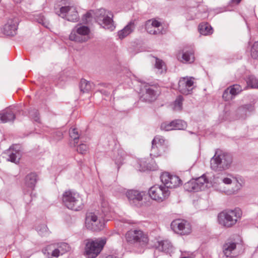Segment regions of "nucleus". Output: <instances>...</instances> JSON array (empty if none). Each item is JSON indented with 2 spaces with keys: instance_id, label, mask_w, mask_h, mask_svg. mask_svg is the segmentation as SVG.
Segmentation results:
<instances>
[{
  "instance_id": "nucleus-1",
  "label": "nucleus",
  "mask_w": 258,
  "mask_h": 258,
  "mask_svg": "<svg viewBox=\"0 0 258 258\" xmlns=\"http://www.w3.org/2000/svg\"><path fill=\"white\" fill-rule=\"evenodd\" d=\"M101 208L103 215L92 212L87 214L85 225L88 229L99 231L104 229L105 221L108 220L107 217L111 211V208L106 201L102 202Z\"/></svg>"
},
{
  "instance_id": "nucleus-2",
  "label": "nucleus",
  "mask_w": 258,
  "mask_h": 258,
  "mask_svg": "<svg viewBox=\"0 0 258 258\" xmlns=\"http://www.w3.org/2000/svg\"><path fill=\"white\" fill-rule=\"evenodd\" d=\"M232 161V156L230 154L217 149L214 156L211 159L210 167L215 171H222L231 167Z\"/></svg>"
},
{
  "instance_id": "nucleus-3",
  "label": "nucleus",
  "mask_w": 258,
  "mask_h": 258,
  "mask_svg": "<svg viewBox=\"0 0 258 258\" xmlns=\"http://www.w3.org/2000/svg\"><path fill=\"white\" fill-rule=\"evenodd\" d=\"M62 201L64 206L69 209L79 211L83 208V199L77 192L71 190L66 191L62 195Z\"/></svg>"
},
{
  "instance_id": "nucleus-4",
  "label": "nucleus",
  "mask_w": 258,
  "mask_h": 258,
  "mask_svg": "<svg viewBox=\"0 0 258 258\" xmlns=\"http://www.w3.org/2000/svg\"><path fill=\"white\" fill-rule=\"evenodd\" d=\"M242 212L237 208L233 210H228L221 212L218 216V221L222 226L229 228L234 225L238 219L241 218Z\"/></svg>"
},
{
  "instance_id": "nucleus-5",
  "label": "nucleus",
  "mask_w": 258,
  "mask_h": 258,
  "mask_svg": "<svg viewBox=\"0 0 258 258\" xmlns=\"http://www.w3.org/2000/svg\"><path fill=\"white\" fill-rule=\"evenodd\" d=\"M112 18V13L104 9H100L95 12L97 23L103 28L110 31H113L115 27Z\"/></svg>"
},
{
  "instance_id": "nucleus-6",
  "label": "nucleus",
  "mask_w": 258,
  "mask_h": 258,
  "mask_svg": "<svg viewBox=\"0 0 258 258\" xmlns=\"http://www.w3.org/2000/svg\"><path fill=\"white\" fill-rule=\"evenodd\" d=\"M106 242V239L102 238L95 240H88L85 247V252L88 258H95L100 253Z\"/></svg>"
},
{
  "instance_id": "nucleus-7",
  "label": "nucleus",
  "mask_w": 258,
  "mask_h": 258,
  "mask_svg": "<svg viewBox=\"0 0 258 258\" xmlns=\"http://www.w3.org/2000/svg\"><path fill=\"white\" fill-rule=\"evenodd\" d=\"M126 241L132 244L137 246H144L149 241L147 235L140 230H131L125 234Z\"/></svg>"
},
{
  "instance_id": "nucleus-8",
  "label": "nucleus",
  "mask_w": 258,
  "mask_h": 258,
  "mask_svg": "<svg viewBox=\"0 0 258 258\" xmlns=\"http://www.w3.org/2000/svg\"><path fill=\"white\" fill-rule=\"evenodd\" d=\"M90 31L88 27L82 24H77L72 30L69 39L71 41L77 42H85L90 38L89 36Z\"/></svg>"
},
{
  "instance_id": "nucleus-9",
  "label": "nucleus",
  "mask_w": 258,
  "mask_h": 258,
  "mask_svg": "<svg viewBox=\"0 0 258 258\" xmlns=\"http://www.w3.org/2000/svg\"><path fill=\"white\" fill-rule=\"evenodd\" d=\"M208 179L206 176L202 175L195 179H192L184 184V188L189 192H198L205 189L207 187Z\"/></svg>"
},
{
  "instance_id": "nucleus-10",
  "label": "nucleus",
  "mask_w": 258,
  "mask_h": 258,
  "mask_svg": "<svg viewBox=\"0 0 258 258\" xmlns=\"http://www.w3.org/2000/svg\"><path fill=\"white\" fill-rule=\"evenodd\" d=\"M149 195L153 200L162 202L168 197L170 192L164 185L156 184L150 188Z\"/></svg>"
},
{
  "instance_id": "nucleus-11",
  "label": "nucleus",
  "mask_w": 258,
  "mask_h": 258,
  "mask_svg": "<svg viewBox=\"0 0 258 258\" xmlns=\"http://www.w3.org/2000/svg\"><path fill=\"white\" fill-rule=\"evenodd\" d=\"M56 13L61 18L69 21L75 22L79 20L78 13L74 6L61 7Z\"/></svg>"
},
{
  "instance_id": "nucleus-12",
  "label": "nucleus",
  "mask_w": 258,
  "mask_h": 258,
  "mask_svg": "<svg viewBox=\"0 0 258 258\" xmlns=\"http://www.w3.org/2000/svg\"><path fill=\"white\" fill-rule=\"evenodd\" d=\"M171 228L176 233L180 235H187L191 232V226L187 221L176 219L171 224Z\"/></svg>"
},
{
  "instance_id": "nucleus-13",
  "label": "nucleus",
  "mask_w": 258,
  "mask_h": 258,
  "mask_svg": "<svg viewBox=\"0 0 258 258\" xmlns=\"http://www.w3.org/2000/svg\"><path fill=\"white\" fill-rule=\"evenodd\" d=\"M142 98L146 102L154 101L157 97L158 88L156 85L144 83L142 86Z\"/></svg>"
},
{
  "instance_id": "nucleus-14",
  "label": "nucleus",
  "mask_w": 258,
  "mask_h": 258,
  "mask_svg": "<svg viewBox=\"0 0 258 258\" xmlns=\"http://www.w3.org/2000/svg\"><path fill=\"white\" fill-rule=\"evenodd\" d=\"M160 178L164 187L168 189L177 187L181 182L178 176L170 175L167 172L161 174Z\"/></svg>"
},
{
  "instance_id": "nucleus-15",
  "label": "nucleus",
  "mask_w": 258,
  "mask_h": 258,
  "mask_svg": "<svg viewBox=\"0 0 258 258\" xmlns=\"http://www.w3.org/2000/svg\"><path fill=\"white\" fill-rule=\"evenodd\" d=\"M193 77H185L180 78L178 82V90L182 94L188 95L191 93L194 89Z\"/></svg>"
},
{
  "instance_id": "nucleus-16",
  "label": "nucleus",
  "mask_w": 258,
  "mask_h": 258,
  "mask_svg": "<svg viewBox=\"0 0 258 258\" xmlns=\"http://www.w3.org/2000/svg\"><path fill=\"white\" fill-rule=\"evenodd\" d=\"M18 25V20L17 18H13L8 20L4 25L3 32L7 36H14L16 34Z\"/></svg>"
},
{
  "instance_id": "nucleus-17",
  "label": "nucleus",
  "mask_w": 258,
  "mask_h": 258,
  "mask_svg": "<svg viewBox=\"0 0 258 258\" xmlns=\"http://www.w3.org/2000/svg\"><path fill=\"white\" fill-rule=\"evenodd\" d=\"M146 29L148 33L153 35L162 34L163 28L160 22L156 20H149L146 22Z\"/></svg>"
},
{
  "instance_id": "nucleus-18",
  "label": "nucleus",
  "mask_w": 258,
  "mask_h": 258,
  "mask_svg": "<svg viewBox=\"0 0 258 258\" xmlns=\"http://www.w3.org/2000/svg\"><path fill=\"white\" fill-rule=\"evenodd\" d=\"M4 157L7 158V160L15 163H18L21 158L19 150L14 148L12 146L3 153Z\"/></svg>"
},
{
  "instance_id": "nucleus-19",
  "label": "nucleus",
  "mask_w": 258,
  "mask_h": 258,
  "mask_svg": "<svg viewBox=\"0 0 258 258\" xmlns=\"http://www.w3.org/2000/svg\"><path fill=\"white\" fill-rule=\"evenodd\" d=\"M164 143V140L161 136H156L152 141V146L151 149V156L158 157L160 155V153L158 151L159 149L161 148Z\"/></svg>"
},
{
  "instance_id": "nucleus-20",
  "label": "nucleus",
  "mask_w": 258,
  "mask_h": 258,
  "mask_svg": "<svg viewBox=\"0 0 258 258\" xmlns=\"http://www.w3.org/2000/svg\"><path fill=\"white\" fill-rule=\"evenodd\" d=\"M144 195L143 192L136 190H130L126 192V197L130 203L135 205H137L139 202L142 201Z\"/></svg>"
},
{
  "instance_id": "nucleus-21",
  "label": "nucleus",
  "mask_w": 258,
  "mask_h": 258,
  "mask_svg": "<svg viewBox=\"0 0 258 258\" xmlns=\"http://www.w3.org/2000/svg\"><path fill=\"white\" fill-rule=\"evenodd\" d=\"M177 58L183 63H192L195 60L194 51L192 49H183L181 53L178 54Z\"/></svg>"
},
{
  "instance_id": "nucleus-22",
  "label": "nucleus",
  "mask_w": 258,
  "mask_h": 258,
  "mask_svg": "<svg viewBox=\"0 0 258 258\" xmlns=\"http://www.w3.org/2000/svg\"><path fill=\"white\" fill-rule=\"evenodd\" d=\"M236 243L233 242H226L223 246V252L226 257H234L237 253L235 252Z\"/></svg>"
},
{
  "instance_id": "nucleus-23",
  "label": "nucleus",
  "mask_w": 258,
  "mask_h": 258,
  "mask_svg": "<svg viewBox=\"0 0 258 258\" xmlns=\"http://www.w3.org/2000/svg\"><path fill=\"white\" fill-rule=\"evenodd\" d=\"M253 110V106L251 104H247L240 106L236 112V115L238 119H244L246 118L247 113Z\"/></svg>"
},
{
  "instance_id": "nucleus-24",
  "label": "nucleus",
  "mask_w": 258,
  "mask_h": 258,
  "mask_svg": "<svg viewBox=\"0 0 258 258\" xmlns=\"http://www.w3.org/2000/svg\"><path fill=\"white\" fill-rule=\"evenodd\" d=\"M156 248L166 253H170L173 250V246L168 240H161L157 242L156 245Z\"/></svg>"
},
{
  "instance_id": "nucleus-25",
  "label": "nucleus",
  "mask_w": 258,
  "mask_h": 258,
  "mask_svg": "<svg viewBox=\"0 0 258 258\" xmlns=\"http://www.w3.org/2000/svg\"><path fill=\"white\" fill-rule=\"evenodd\" d=\"M15 115L11 108H7L0 113V123L12 121L15 119Z\"/></svg>"
},
{
  "instance_id": "nucleus-26",
  "label": "nucleus",
  "mask_w": 258,
  "mask_h": 258,
  "mask_svg": "<svg viewBox=\"0 0 258 258\" xmlns=\"http://www.w3.org/2000/svg\"><path fill=\"white\" fill-rule=\"evenodd\" d=\"M135 28L134 23L131 21L123 29L118 32L120 39H123L131 33Z\"/></svg>"
},
{
  "instance_id": "nucleus-27",
  "label": "nucleus",
  "mask_w": 258,
  "mask_h": 258,
  "mask_svg": "<svg viewBox=\"0 0 258 258\" xmlns=\"http://www.w3.org/2000/svg\"><path fill=\"white\" fill-rule=\"evenodd\" d=\"M137 170L141 171H145L146 170H155L156 167H152L151 165L147 162L146 158H142L137 161V164L136 166Z\"/></svg>"
},
{
  "instance_id": "nucleus-28",
  "label": "nucleus",
  "mask_w": 258,
  "mask_h": 258,
  "mask_svg": "<svg viewBox=\"0 0 258 258\" xmlns=\"http://www.w3.org/2000/svg\"><path fill=\"white\" fill-rule=\"evenodd\" d=\"M37 182V175L35 173H31L25 177V184L30 188H34Z\"/></svg>"
},
{
  "instance_id": "nucleus-29",
  "label": "nucleus",
  "mask_w": 258,
  "mask_h": 258,
  "mask_svg": "<svg viewBox=\"0 0 258 258\" xmlns=\"http://www.w3.org/2000/svg\"><path fill=\"white\" fill-rule=\"evenodd\" d=\"M93 84L87 81L86 80L82 79L80 83V89L83 93H88L91 91L93 87Z\"/></svg>"
},
{
  "instance_id": "nucleus-30",
  "label": "nucleus",
  "mask_w": 258,
  "mask_h": 258,
  "mask_svg": "<svg viewBox=\"0 0 258 258\" xmlns=\"http://www.w3.org/2000/svg\"><path fill=\"white\" fill-rule=\"evenodd\" d=\"M199 31L203 35H208L213 33L212 27L208 23H201L199 26Z\"/></svg>"
},
{
  "instance_id": "nucleus-31",
  "label": "nucleus",
  "mask_w": 258,
  "mask_h": 258,
  "mask_svg": "<svg viewBox=\"0 0 258 258\" xmlns=\"http://www.w3.org/2000/svg\"><path fill=\"white\" fill-rule=\"evenodd\" d=\"M155 67L157 70V73L159 74H162L166 72V67L165 63L162 60L158 58H156Z\"/></svg>"
},
{
  "instance_id": "nucleus-32",
  "label": "nucleus",
  "mask_w": 258,
  "mask_h": 258,
  "mask_svg": "<svg viewBox=\"0 0 258 258\" xmlns=\"http://www.w3.org/2000/svg\"><path fill=\"white\" fill-rule=\"evenodd\" d=\"M224 183L226 184H230L232 183V180L229 177H219L215 176L213 179V186H216L217 183Z\"/></svg>"
},
{
  "instance_id": "nucleus-33",
  "label": "nucleus",
  "mask_w": 258,
  "mask_h": 258,
  "mask_svg": "<svg viewBox=\"0 0 258 258\" xmlns=\"http://www.w3.org/2000/svg\"><path fill=\"white\" fill-rule=\"evenodd\" d=\"M35 20L44 27L47 28H50L49 26H50V24L49 22L46 19L43 15L39 14L35 16Z\"/></svg>"
},
{
  "instance_id": "nucleus-34",
  "label": "nucleus",
  "mask_w": 258,
  "mask_h": 258,
  "mask_svg": "<svg viewBox=\"0 0 258 258\" xmlns=\"http://www.w3.org/2000/svg\"><path fill=\"white\" fill-rule=\"evenodd\" d=\"M183 100V97L179 95L176 98L173 105V109L175 111H180L182 109V101Z\"/></svg>"
},
{
  "instance_id": "nucleus-35",
  "label": "nucleus",
  "mask_w": 258,
  "mask_h": 258,
  "mask_svg": "<svg viewBox=\"0 0 258 258\" xmlns=\"http://www.w3.org/2000/svg\"><path fill=\"white\" fill-rule=\"evenodd\" d=\"M174 130H184L186 127V123L179 119L173 120Z\"/></svg>"
},
{
  "instance_id": "nucleus-36",
  "label": "nucleus",
  "mask_w": 258,
  "mask_h": 258,
  "mask_svg": "<svg viewBox=\"0 0 258 258\" xmlns=\"http://www.w3.org/2000/svg\"><path fill=\"white\" fill-rule=\"evenodd\" d=\"M70 137L74 141V144H78V141L80 137L77 129L76 128H71L69 131Z\"/></svg>"
},
{
  "instance_id": "nucleus-37",
  "label": "nucleus",
  "mask_w": 258,
  "mask_h": 258,
  "mask_svg": "<svg viewBox=\"0 0 258 258\" xmlns=\"http://www.w3.org/2000/svg\"><path fill=\"white\" fill-rule=\"evenodd\" d=\"M247 83L251 88H258V80L253 76H249L247 78Z\"/></svg>"
},
{
  "instance_id": "nucleus-38",
  "label": "nucleus",
  "mask_w": 258,
  "mask_h": 258,
  "mask_svg": "<svg viewBox=\"0 0 258 258\" xmlns=\"http://www.w3.org/2000/svg\"><path fill=\"white\" fill-rule=\"evenodd\" d=\"M161 130L169 131L174 130L173 121L171 122H164L161 124Z\"/></svg>"
},
{
  "instance_id": "nucleus-39",
  "label": "nucleus",
  "mask_w": 258,
  "mask_h": 258,
  "mask_svg": "<svg viewBox=\"0 0 258 258\" xmlns=\"http://www.w3.org/2000/svg\"><path fill=\"white\" fill-rule=\"evenodd\" d=\"M251 56L253 58L258 59V41L255 42L251 47Z\"/></svg>"
},
{
  "instance_id": "nucleus-40",
  "label": "nucleus",
  "mask_w": 258,
  "mask_h": 258,
  "mask_svg": "<svg viewBox=\"0 0 258 258\" xmlns=\"http://www.w3.org/2000/svg\"><path fill=\"white\" fill-rule=\"evenodd\" d=\"M37 231L39 235L44 236L48 233V228L45 225H41L37 227Z\"/></svg>"
},
{
  "instance_id": "nucleus-41",
  "label": "nucleus",
  "mask_w": 258,
  "mask_h": 258,
  "mask_svg": "<svg viewBox=\"0 0 258 258\" xmlns=\"http://www.w3.org/2000/svg\"><path fill=\"white\" fill-rule=\"evenodd\" d=\"M222 97L225 101H229L232 99L233 96L229 88H227L224 91Z\"/></svg>"
},
{
  "instance_id": "nucleus-42",
  "label": "nucleus",
  "mask_w": 258,
  "mask_h": 258,
  "mask_svg": "<svg viewBox=\"0 0 258 258\" xmlns=\"http://www.w3.org/2000/svg\"><path fill=\"white\" fill-rule=\"evenodd\" d=\"M229 88L233 97L238 94L242 90L241 88L238 85H234L233 86L229 87Z\"/></svg>"
},
{
  "instance_id": "nucleus-43",
  "label": "nucleus",
  "mask_w": 258,
  "mask_h": 258,
  "mask_svg": "<svg viewBox=\"0 0 258 258\" xmlns=\"http://www.w3.org/2000/svg\"><path fill=\"white\" fill-rule=\"evenodd\" d=\"M29 115L32 117L35 121H39V113L36 109H33L29 111Z\"/></svg>"
},
{
  "instance_id": "nucleus-44",
  "label": "nucleus",
  "mask_w": 258,
  "mask_h": 258,
  "mask_svg": "<svg viewBox=\"0 0 258 258\" xmlns=\"http://www.w3.org/2000/svg\"><path fill=\"white\" fill-rule=\"evenodd\" d=\"M88 147L86 144H81L77 148V152L80 154H85L87 151Z\"/></svg>"
},
{
  "instance_id": "nucleus-45",
  "label": "nucleus",
  "mask_w": 258,
  "mask_h": 258,
  "mask_svg": "<svg viewBox=\"0 0 258 258\" xmlns=\"http://www.w3.org/2000/svg\"><path fill=\"white\" fill-rule=\"evenodd\" d=\"M58 249L60 250L61 254L69 250L70 246L66 243H61L58 246Z\"/></svg>"
},
{
  "instance_id": "nucleus-46",
  "label": "nucleus",
  "mask_w": 258,
  "mask_h": 258,
  "mask_svg": "<svg viewBox=\"0 0 258 258\" xmlns=\"http://www.w3.org/2000/svg\"><path fill=\"white\" fill-rule=\"evenodd\" d=\"M114 160L115 164L118 166V168H119V166L123 163L124 158L122 155H120L119 157H116Z\"/></svg>"
},
{
  "instance_id": "nucleus-47",
  "label": "nucleus",
  "mask_w": 258,
  "mask_h": 258,
  "mask_svg": "<svg viewBox=\"0 0 258 258\" xmlns=\"http://www.w3.org/2000/svg\"><path fill=\"white\" fill-rule=\"evenodd\" d=\"M91 17V14L90 12H87L86 13L83 18V21L84 22H88L90 21V19Z\"/></svg>"
},
{
  "instance_id": "nucleus-48",
  "label": "nucleus",
  "mask_w": 258,
  "mask_h": 258,
  "mask_svg": "<svg viewBox=\"0 0 258 258\" xmlns=\"http://www.w3.org/2000/svg\"><path fill=\"white\" fill-rule=\"evenodd\" d=\"M60 252H60V250L59 249H58V248L55 249L52 252L51 255L53 256L57 257V256H58L59 255V253Z\"/></svg>"
},
{
  "instance_id": "nucleus-49",
  "label": "nucleus",
  "mask_w": 258,
  "mask_h": 258,
  "mask_svg": "<svg viewBox=\"0 0 258 258\" xmlns=\"http://www.w3.org/2000/svg\"><path fill=\"white\" fill-rule=\"evenodd\" d=\"M106 258H120L115 255H109Z\"/></svg>"
},
{
  "instance_id": "nucleus-50",
  "label": "nucleus",
  "mask_w": 258,
  "mask_h": 258,
  "mask_svg": "<svg viewBox=\"0 0 258 258\" xmlns=\"http://www.w3.org/2000/svg\"><path fill=\"white\" fill-rule=\"evenodd\" d=\"M241 0H232V2L235 4H238Z\"/></svg>"
},
{
  "instance_id": "nucleus-51",
  "label": "nucleus",
  "mask_w": 258,
  "mask_h": 258,
  "mask_svg": "<svg viewBox=\"0 0 258 258\" xmlns=\"http://www.w3.org/2000/svg\"><path fill=\"white\" fill-rule=\"evenodd\" d=\"M15 2L16 3H20L22 0H14Z\"/></svg>"
},
{
  "instance_id": "nucleus-52",
  "label": "nucleus",
  "mask_w": 258,
  "mask_h": 258,
  "mask_svg": "<svg viewBox=\"0 0 258 258\" xmlns=\"http://www.w3.org/2000/svg\"><path fill=\"white\" fill-rule=\"evenodd\" d=\"M59 134H60V136H61V135H62V134H61V133H59Z\"/></svg>"
}]
</instances>
